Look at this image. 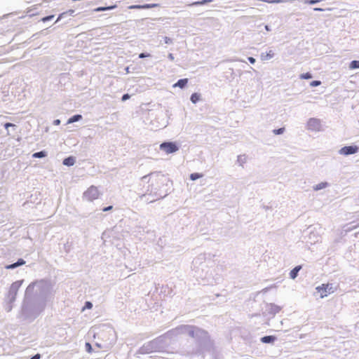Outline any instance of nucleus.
Wrapping results in <instances>:
<instances>
[{"instance_id":"1","label":"nucleus","mask_w":359,"mask_h":359,"mask_svg":"<svg viewBox=\"0 0 359 359\" xmlns=\"http://www.w3.org/2000/svg\"><path fill=\"white\" fill-rule=\"evenodd\" d=\"M54 285L50 278L35 279L26 287L18 318L29 323L46 310L55 296Z\"/></svg>"},{"instance_id":"2","label":"nucleus","mask_w":359,"mask_h":359,"mask_svg":"<svg viewBox=\"0 0 359 359\" xmlns=\"http://www.w3.org/2000/svg\"><path fill=\"white\" fill-rule=\"evenodd\" d=\"M147 179L149 184L146 191L140 196L147 203L163 199L173 190L172 181L161 172H151L141 177L142 182H146Z\"/></svg>"},{"instance_id":"3","label":"nucleus","mask_w":359,"mask_h":359,"mask_svg":"<svg viewBox=\"0 0 359 359\" xmlns=\"http://www.w3.org/2000/svg\"><path fill=\"white\" fill-rule=\"evenodd\" d=\"M187 334L194 339V347L191 351L193 355L204 357V354L214 348L215 343L209 332L194 325H188Z\"/></svg>"},{"instance_id":"4","label":"nucleus","mask_w":359,"mask_h":359,"mask_svg":"<svg viewBox=\"0 0 359 359\" xmlns=\"http://www.w3.org/2000/svg\"><path fill=\"white\" fill-rule=\"evenodd\" d=\"M170 346L168 341H165L160 335L152 340L145 342L136 351V354L147 355L153 353H167V349Z\"/></svg>"},{"instance_id":"5","label":"nucleus","mask_w":359,"mask_h":359,"mask_svg":"<svg viewBox=\"0 0 359 359\" xmlns=\"http://www.w3.org/2000/svg\"><path fill=\"white\" fill-rule=\"evenodd\" d=\"M188 325H180L176 327L171 329L166 332L163 333L161 336L163 338L165 341L170 342L175 340L177 337L180 334H187Z\"/></svg>"},{"instance_id":"6","label":"nucleus","mask_w":359,"mask_h":359,"mask_svg":"<svg viewBox=\"0 0 359 359\" xmlns=\"http://www.w3.org/2000/svg\"><path fill=\"white\" fill-rule=\"evenodd\" d=\"M181 144L177 141L165 140L159 145L161 151H164L167 154L176 153L180 150Z\"/></svg>"},{"instance_id":"7","label":"nucleus","mask_w":359,"mask_h":359,"mask_svg":"<svg viewBox=\"0 0 359 359\" xmlns=\"http://www.w3.org/2000/svg\"><path fill=\"white\" fill-rule=\"evenodd\" d=\"M338 285L334 283H322L316 287L317 292L320 293V298H325L337 291Z\"/></svg>"},{"instance_id":"8","label":"nucleus","mask_w":359,"mask_h":359,"mask_svg":"<svg viewBox=\"0 0 359 359\" xmlns=\"http://www.w3.org/2000/svg\"><path fill=\"white\" fill-rule=\"evenodd\" d=\"M100 194L101 193L99 191L97 187L91 185L83 192V198L89 202H93L97 199Z\"/></svg>"},{"instance_id":"9","label":"nucleus","mask_w":359,"mask_h":359,"mask_svg":"<svg viewBox=\"0 0 359 359\" xmlns=\"http://www.w3.org/2000/svg\"><path fill=\"white\" fill-rule=\"evenodd\" d=\"M24 282V279L18 280L11 283L6 294L7 297L16 299L18 292Z\"/></svg>"},{"instance_id":"10","label":"nucleus","mask_w":359,"mask_h":359,"mask_svg":"<svg viewBox=\"0 0 359 359\" xmlns=\"http://www.w3.org/2000/svg\"><path fill=\"white\" fill-rule=\"evenodd\" d=\"M359 151V147L356 144H352L350 145H345L342 147L339 151L338 153L340 155L348 156L350 155H353L357 154Z\"/></svg>"},{"instance_id":"11","label":"nucleus","mask_w":359,"mask_h":359,"mask_svg":"<svg viewBox=\"0 0 359 359\" xmlns=\"http://www.w3.org/2000/svg\"><path fill=\"white\" fill-rule=\"evenodd\" d=\"M282 309L280 306H278L274 303H267L266 304V310L263 313L264 316L270 315L272 317L275 316Z\"/></svg>"},{"instance_id":"12","label":"nucleus","mask_w":359,"mask_h":359,"mask_svg":"<svg viewBox=\"0 0 359 359\" xmlns=\"http://www.w3.org/2000/svg\"><path fill=\"white\" fill-rule=\"evenodd\" d=\"M307 129L312 131H320L321 128V123L320 119L317 118H310L306 123Z\"/></svg>"},{"instance_id":"13","label":"nucleus","mask_w":359,"mask_h":359,"mask_svg":"<svg viewBox=\"0 0 359 359\" xmlns=\"http://www.w3.org/2000/svg\"><path fill=\"white\" fill-rule=\"evenodd\" d=\"M160 7V4L157 3L151 4H133L130 6V9L142 10V9H150Z\"/></svg>"},{"instance_id":"14","label":"nucleus","mask_w":359,"mask_h":359,"mask_svg":"<svg viewBox=\"0 0 359 359\" xmlns=\"http://www.w3.org/2000/svg\"><path fill=\"white\" fill-rule=\"evenodd\" d=\"M26 264V261L22 258H18V260L12 264H6L4 268L8 270H13Z\"/></svg>"},{"instance_id":"15","label":"nucleus","mask_w":359,"mask_h":359,"mask_svg":"<svg viewBox=\"0 0 359 359\" xmlns=\"http://www.w3.org/2000/svg\"><path fill=\"white\" fill-rule=\"evenodd\" d=\"M278 340L276 335H265L260 338V341L262 344L273 345Z\"/></svg>"},{"instance_id":"16","label":"nucleus","mask_w":359,"mask_h":359,"mask_svg":"<svg viewBox=\"0 0 359 359\" xmlns=\"http://www.w3.org/2000/svg\"><path fill=\"white\" fill-rule=\"evenodd\" d=\"M117 7H118V5L116 4H111L109 6L105 5V6H98V7L95 8L93 10V13L104 12V11H111V10L115 9Z\"/></svg>"},{"instance_id":"17","label":"nucleus","mask_w":359,"mask_h":359,"mask_svg":"<svg viewBox=\"0 0 359 359\" xmlns=\"http://www.w3.org/2000/svg\"><path fill=\"white\" fill-rule=\"evenodd\" d=\"M15 301L16 299H12L11 298L6 297L4 309L7 313H9L12 311Z\"/></svg>"},{"instance_id":"18","label":"nucleus","mask_w":359,"mask_h":359,"mask_svg":"<svg viewBox=\"0 0 359 359\" xmlns=\"http://www.w3.org/2000/svg\"><path fill=\"white\" fill-rule=\"evenodd\" d=\"M188 83H189V79H187V78L180 79L177 81L176 83H175L172 85V88L177 87V88H180V89L183 90L187 87Z\"/></svg>"},{"instance_id":"19","label":"nucleus","mask_w":359,"mask_h":359,"mask_svg":"<svg viewBox=\"0 0 359 359\" xmlns=\"http://www.w3.org/2000/svg\"><path fill=\"white\" fill-rule=\"evenodd\" d=\"M76 157L74 156L70 155L63 158L62 165L67 167H72L76 163Z\"/></svg>"},{"instance_id":"20","label":"nucleus","mask_w":359,"mask_h":359,"mask_svg":"<svg viewBox=\"0 0 359 359\" xmlns=\"http://www.w3.org/2000/svg\"><path fill=\"white\" fill-rule=\"evenodd\" d=\"M302 269V265L295 266L292 269L290 270V271L289 273L290 278H291L292 280L295 279L298 276L299 272Z\"/></svg>"},{"instance_id":"21","label":"nucleus","mask_w":359,"mask_h":359,"mask_svg":"<svg viewBox=\"0 0 359 359\" xmlns=\"http://www.w3.org/2000/svg\"><path fill=\"white\" fill-rule=\"evenodd\" d=\"M83 119V116L80 114H76L71 116L67 121L66 125L72 124Z\"/></svg>"},{"instance_id":"22","label":"nucleus","mask_w":359,"mask_h":359,"mask_svg":"<svg viewBox=\"0 0 359 359\" xmlns=\"http://www.w3.org/2000/svg\"><path fill=\"white\" fill-rule=\"evenodd\" d=\"M275 55L274 52L272 50H270L269 51H266L264 53H262L260 54V59L262 61L269 60L271 58H273Z\"/></svg>"},{"instance_id":"23","label":"nucleus","mask_w":359,"mask_h":359,"mask_svg":"<svg viewBox=\"0 0 359 359\" xmlns=\"http://www.w3.org/2000/svg\"><path fill=\"white\" fill-rule=\"evenodd\" d=\"M48 155V153L46 150L43 149L39 151L34 152L32 154V158H43L47 157Z\"/></svg>"},{"instance_id":"24","label":"nucleus","mask_w":359,"mask_h":359,"mask_svg":"<svg viewBox=\"0 0 359 359\" xmlns=\"http://www.w3.org/2000/svg\"><path fill=\"white\" fill-rule=\"evenodd\" d=\"M3 126L7 130L8 135H10V129H11L13 131H15L18 127L16 124L10 122H5L3 124Z\"/></svg>"},{"instance_id":"25","label":"nucleus","mask_w":359,"mask_h":359,"mask_svg":"<svg viewBox=\"0 0 359 359\" xmlns=\"http://www.w3.org/2000/svg\"><path fill=\"white\" fill-rule=\"evenodd\" d=\"M201 100V94L198 92H194L190 96V101L194 104H197Z\"/></svg>"},{"instance_id":"26","label":"nucleus","mask_w":359,"mask_h":359,"mask_svg":"<svg viewBox=\"0 0 359 359\" xmlns=\"http://www.w3.org/2000/svg\"><path fill=\"white\" fill-rule=\"evenodd\" d=\"M212 1H213V0H199V1H193L192 3L189 4V6L193 7V6H203V5H205V4H208V3H211Z\"/></svg>"},{"instance_id":"27","label":"nucleus","mask_w":359,"mask_h":359,"mask_svg":"<svg viewBox=\"0 0 359 359\" xmlns=\"http://www.w3.org/2000/svg\"><path fill=\"white\" fill-rule=\"evenodd\" d=\"M329 186V183L327 182H321L313 186V190L320 191L323 189Z\"/></svg>"},{"instance_id":"28","label":"nucleus","mask_w":359,"mask_h":359,"mask_svg":"<svg viewBox=\"0 0 359 359\" xmlns=\"http://www.w3.org/2000/svg\"><path fill=\"white\" fill-rule=\"evenodd\" d=\"M203 177V174L201 172H192L189 175V180L191 181H196Z\"/></svg>"},{"instance_id":"29","label":"nucleus","mask_w":359,"mask_h":359,"mask_svg":"<svg viewBox=\"0 0 359 359\" xmlns=\"http://www.w3.org/2000/svg\"><path fill=\"white\" fill-rule=\"evenodd\" d=\"M313 74L310 72L302 73L299 74V78L302 80H308L313 78Z\"/></svg>"},{"instance_id":"30","label":"nucleus","mask_w":359,"mask_h":359,"mask_svg":"<svg viewBox=\"0 0 359 359\" xmlns=\"http://www.w3.org/2000/svg\"><path fill=\"white\" fill-rule=\"evenodd\" d=\"M348 68L350 69H359V60H351L349 62Z\"/></svg>"},{"instance_id":"31","label":"nucleus","mask_w":359,"mask_h":359,"mask_svg":"<svg viewBox=\"0 0 359 359\" xmlns=\"http://www.w3.org/2000/svg\"><path fill=\"white\" fill-rule=\"evenodd\" d=\"M285 131V127H280L278 128H275L272 130V133L276 135H280L284 133Z\"/></svg>"},{"instance_id":"32","label":"nucleus","mask_w":359,"mask_h":359,"mask_svg":"<svg viewBox=\"0 0 359 359\" xmlns=\"http://www.w3.org/2000/svg\"><path fill=\"white\" fill-rule=\"evenodd\" d=\"M54 18H55V15L54 14L47 15L43 17L41 19V21L43 22H49V21H51L52 20H53Z\"/></svg>"},{"instance_id":"33","label":"nucleus","mask_w":359,"mask_h":359,"mask_svg":"<svg viewBox=\"0 0 359 359\" xmlns=\"http://www.w3.org/2000/svg\"><path fill=\"white\" fill-rule=\"evenodd\" d=\"M245 155H238L237 156V163L239 165L243 166V165L245 163Z\"/></svg>"},{"instance_id":"34","label":"nucleus","mask_w":359,"mask_h":359,"mask_svg":"<svg viewBox=\"0 0 359 359\" xmlns=\"http://www.w3.org/2000/svg\"><path fill=\"white\" fill-rule=\"evenodd\" d=\"M85 349H86V351L88 353H92L93 352V348L91 344L88 341H86L85 343Z\"/></svg>"},{"instance_id":"35","label":"nucleus","mask_w":359,"mask_h":359,"mask_svg":"<svg viewBox=\"0 0 359 359\" xmlns=\"http://www.w3.org/2000/svg\"><path fill=\"white\" fill-rule=\"evenodd\" d=\"M305 4L315 5L321 2L323 0H302Z\"/></svg>"},{"instance_id":"36","label":"nucleus","mask_w":359,"mask_h":359,"mask_svg":"<svg viewBox=\"0 0 359 359\" xmlns=\"http://www.w3.org/2000/svg\"><path fill=\"white\" fill-rule=\"evenodd\" d=\"M150 57H151V55L150 53L148 52H142L138 55V58L140 59H144Z\"/></svg>"},{"instance_id":"37","label":"nucleus","mask_w":359,"mask_h":359,"mask_svg":"<svg viewBox=\"0 0 359 359\" xmlns=\"http://www.w3.org/2000/svg\"><path fill=\"white\" fill-rule=\"evenodd\" d=\"M67 13H66L65 11H64V12H62V13H60V14L57 15V19H56V20H55V23H56V22H57L60 21L62 19H63V18H65L69 17L68 15H67Z\"/></svg>"},{"instance_id":"38","label":"nucleus","mask_w":359,"mask_h":359,"mask_svg":"<svg viewBox=\"0 0 359 359\" xmlns=\"http://www.w3.org/2000/svg\"><path fill=\"white\" fill-rule=\"evenodd\" d=\"M321 84V81L320 80H313L310 82L309 86L311 87H317Z\"/></svg>"},{"instance_id":"39","label":"nucleus","mask_w":359,"mask_h":359,"mask_svg":"<svg viewBox=\"0 0 359 359\" xmlns=\"http://www.w3.org/2000/svg\"><path fill=\"white\" fill-rule=\"evenodd\" d=\"M93 303L90 301H86L84 303V306L83 307V310H85V309H90L93 308Z\"/></svg>"},{"instance_id":"40","label":"nucleus","mask_w":359,"mask_h":359,"mask_svg":"<svg viewBox=\"0 0 359 359\" xmlns=\"http://www.w3.org/2000/svg\"><path fill=\"white\" fill-rule=\"evenodd\" d=\"M163 40L165 44H172L173 43V39L167 36H163Z\"/></svg>"},{"instance_id":"41","label":"nucleus","mask_w":359,"mask_h":359,"mask_svg":"<svg viewBox=\"0 0 359 359\" xmlns=\"http://www.w3.org/2000/svg\"><path fill=\"white\" fill-rule=\"evenodd\" d=\"M264 1L268 4H276L284 2V0H264Z\"/></svg>"},{"instance_id":"42","label":"nucleus","mask_w":359,"mask_h":359,"mask_svg":"<svg viewBox=\"0 0 359 359\" xmlns=\"http://www.w3.org/2000/svg\"><path fill=\"white\" fill-rule=\"evenodd\" d=\"M130 97H131V95L130 94H129V93H124L122 95L121 100L122 102H126L128 100H129Z\"/></svg>"},{"instance_id":"43","label":"nucleus","mask_w":359,"mask_h":359,"mask_svg":"<svg viewBox=\"0 0 359 359\" xmlns=\"http://www.w3.org/2000/svg\"><path fill=\"white\" fill-rule=\"evenodd\" d=\"M313 10L314 11H320V12H322V11H332V8H320V7H315L313 8Z\"/></svg>"},{"instance_id":"44","label":"nucleus","mask_w":359,"mask_h":359,"mask_svg":"<svg viewBox=\"0 0 359 359\" xmlns=\"http://www.w3.org/2000/svg\"><path fill=\"white\" fill-rule=\"evenodd\" d=\"M113 208H114V206L112 205L105 206L102 208V212H108V211L111 210L113 209Z\"/></svg>"},{"instance_id":"45","label":"nucleus","mask_w":359,"mask_h":359,"mask_svg":"<svg viewBox=\"0 0 359 359\" xmlns=\"http://www.w3.org/2000/svg\"><path fill=\"white\" fill-rule=\"evenodd\" d=\"M65 12L67 13V15H68V16H74V14L75 13V10L69 9L68 11H66Z\"/></svg>"},{"instance_id":"46","label":"nucleus","mask_w":359,"mask_h":359,"mask_svg":"<svg viewBox=\"0 0 359 359\" xmlns=\"http://www.w3.org/2000/svg\"><path fill=\"white\" fill-rule=\"evenodd\" d=\"M41 355L39 353L32 355L29 359H41Z\"/></svg>"},{"instance_id":"47","label":"nucleus","mask_w":359,"mask_h":359,"mask_svg":"<svg viewBox=\"0 0 359 359\" xmlns=\"http://www.w3.org/2000/svg\"><path fill=\"white\" fill-rule=\"evenodd\" d=\"M248 60L252 65H253V64H255L256 62V59L254 57H252V56L248 57Z\"/></svg>"},{"instance_id":"48","label":"nucleus","mask_w":359,"mask_h":359,"mask_svg":"<svg viewBox=\"0 0 359 359\" xmlns=\"http://www.w3.org/2000/svg\"><path fill=\"white\" fill-rule=\"evenodd\" d=\"M60 123H61V121L58 118H56V119L53 120V124L54 126H59L60 124Z\"/></svg>"},{"instance_id":"49","label":"nucleus","mask_w":359,"mask_h":359,"mask_svg":"<svg viewBox=\"0 0 359 359\" xmlns=\"http://www.w3.org/2000/svg\"><path fill=\"white\" fill-rule=\"evenodd\" d=\"M168 58L170 60V61H174L175 60V56L172 53H170L168 54Z\"/></svg>"},{"instance_id":"50","label":"nucleus","mask_w":359,"mask_h":359,"mask_svg":"<svg viewBox=\"0 0 359 359\" xmlns=\"http://www.w3.org/2000/svg\"><path fill=\"white\" fill-rule=\"evenodd\" d=\"M264 29L266 32H271V25L266 24L264 25Z\"/></svg>"},{"instance_id":"51","label":"nucleus","mask_w":359,"mask_h":359,"mask_svg":"<svg viewBox=\"0 0 359 359\" xmlns=\"http://www.w3.org/2000/svg\"><path fill=\"white\" fill-rule=\"evenodd\" d=\"M67 75H68V74H66V73H62V74H60V80H62V78L66 77Z\"/></svg>"},{"instance_id":"52","label":"nucleus","mask_w":359,"mask_h":359,"mask_svg":"<svg viewBox=\"0 0 359 359\" xmlns=\"http://www.w3.org/2000/svg\"><path fill=\"white\" fill-rule=\"evenodd\" d=\"M124 70L126 71V74H128L130 72V67L129 66H127L125 67Z\"/></svg>"},{"instance_id":"53","label":"nucleus","mask_w":359,"mask_h":359,"mask_svg":"<svg viewBox=\"0 0 359 359\" xmlns=\"http://www.w3.org/2000/svg\"><path fill=\"white\" fill-rule=\"evenodd\" d=\"M95 346H96L97 347H98V348H102L101 344H99V343H96V344H95Z\"/></svg>"},{"instance_id":"54","label":"nucleus","mask_w":359,"mask_h":359,"mask_svg":"<svg viewBox=\"0 0 359 359\" xmlns=\"http://www.w3.org/2000/svg\"><path fill=\"white\" fill-rule=\"evenodd\" d=\"M10 14H6V15H4L2 18H6L7 16H8ZM0 19H1V18L0 17Z\"/></svg>"},{"instance_id":"55","label":"nucleus","mask_w":359,"mask_h":359,"mask_svg":"<svg viewBox=\"0 0 359 359\" xmlns=\"http://www.w3.org/2000/svg\"><path fill=\"white\" fill-rule=\"evenodd\" d=\"M80 217H81V219H85V218H86V217H87V216H85V215H80Z\"/></svg>"},{"instance_id":"56","label":"nucleus","mask_w":359,"mask_h":359,"mask_svg":"<svg viewBox=\"0 0 359 359\" xmlns=\"http://www.w3.org/2000/svg\"><path fill=\"white\" fill-rule=\"evenodd\" d=\"M263 208L265 209V210H268L269 209V206H266V205H264Z\"/></svg>"},{"instance_id":"57","label":"nucleus","mask_w":359,"mask_h":359,"mask_svg":"<svg viewBox=\"0 0 359 359\" xmlns=\"http://www.w3.org/2000/svg\"><path fill=\"white\" fill-rule=\"evenodd\" d=\"M65 250L67 252H69V248L67 249V247L66 246V245H65Z\"/></svg>"},{"instance_id":"58","label":"nucleus","mask_w":359,"mask_h":359,"mask_svg":"<svg viewBox=\"0 0 359 359\" xmlns=\"http://www.w3.org/2000/svg\"><path fill=\"white\" fill-rule=\"evenodd\" d=\"M295 1V0H284V2H285V1H291V2H292V1Z\"/></svg>"},{"instance_id":"59","label":"nucleus","mask_w":359,"mask_h":359,"mask_svg":"<svg viewBox=\"0 0 359 359\" xmlns=\"http://www.w3.org/2000/svg\"><path fill=\"white\" fill-rule=\"evenodd\" d=\"M21 139L22 138L20 137H19L17 138V141L20 142L21 140Z\"/></svg>"},{"instance_id":"60","label":"nucleus","mask_w":359,"mask_h":359,"mask_svg":"<svg viewBox=\"0 0 359 359\" xmlns=\"http://www.w3.org/2000/svg\"><path fill=\"white\" fill-rule=\"evenodd\" d=\"M18 36V34H16L13 38V39Z\"/></svg>"},{"instance_id":"61","label":"nucleus","mask_w":359,"mask_h":359,"mask_svg":"<svg viewBox=\"0 0 359 359\" xmlns=\"http://www.w3.org/2000/svg\"><path fill=\"white\" fill-rule=\"evenodd\" d=\"M88 222H90V220H88ZM88 224H89L90 225H93V222H88Z\"/></svg>"},{"instance_id":"62","label":"nucleus","mask_w":359,"mask_h":359,"mask_svg":"<svg viewBox=\"0 0 359 359\" xmlns=\"http://www.w3.org/2000/svg\"><path fill=\"white\" fill-rule=\"evenodd\" d=\"M36 35H37V34H33L32 37H34Z\"/></svg>"}]
</instances>
